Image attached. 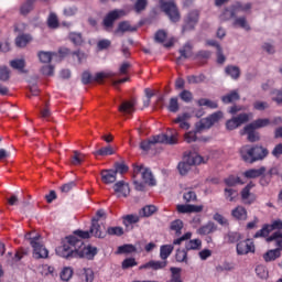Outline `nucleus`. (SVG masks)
Segmentation results:
<instances>
[{
	"instance_id": "4d7b16f0",
	"label": "nucleus",
	"mask_w": 282,
	"mask_h": 282,
	"mask_svg": "<svg viewBox=\"0 0 282 282\" xmlns=\"http://www.w3.org/2000/svg\"><path fill=\"white\" fill-rule=\"evenodd\" d=\"M155 210H158V207H155L154 205H148L142 208L141 215L142 217H151V215H153Z\"/></svg>"
},
{
	"instance_id": "20e7f679",
	"label": "nucleus",
	"mask_w": 282,
	"mask_h": 282,
	"mask_svg": "<svg viewBox=\"0 0 282 282\" xmlns=\"http://www.w3.org/2000/svg\"><path fill=\"white\" fill-rule=\"evenodd\" d=\"M25 239L30 241L33 248V257L35 259H47L50 251L41 243V235L36 232H29L25 235Z\"/></svg>"
},
{
	"instance_id": "bf43d9fd",
	"label": "nucleus",
	"mask_w": 282,
	"mask_h": 282,
	"mask_svg": "<svg viewBox=\"0 0 282 282\" xmlns=\"http://www.w3.org/2000/svg\"><path fill=\"white\" fill-rule=\"evenodd\" d=\"M135 265H138L135 258H127L122 262L123 270H129V268H135Z\"/></svg>"
},
{
	"instance_id": "7c9ffc66",
	"label": "nucleus",
	"mask_w": 282,
	"mask_h": 282,
	"mask_svg": "<svg viewBox=\"0 0 282 282\" xmlns=\"http://www.w3.org/2000/svg\"><path fill=\"white\" fill-rule=\"evenodd\" d=\"M252 8V4L246 3L242 4L241 2H237L234 6V11L230 12V18L235 17V12H248Z\"/></svg>"
},
{
	"instance_id": "603ef678",
	"label": "nucleus",
	"mask_w": 282,
	"mask_h": 282,
	"mask_svg": "<svg viewBox=\"0 0 282 282\" xmlns=\"http://www.w3.org/2000/svg\"><path fill=\"white\" fill-rule=\"evenodd\" d=\"M10 66L13 69H18V72H23L25 68V61L24 59H13L10 62Z\"/></svg>"
},
{
	"instance_id": "6ab92c4d",
	"label": "nucleus",
	"mask_w": 282,
	"mask_h": 282,
	"mask_svg": "<svg viewBox=\"0 0 282 282\" xmlns=\"http://www.w3.org/2000/svg\"><path fill=\"white\" fill-rule=\"evenodd\" d=\"M166 268V261L151 260L139 267V270H162Z\"/></svg>"
},
{
	"instance_id": "4be33fe9",
	"label": "nucleus",
	"mask_w": 282,
	"mask_h": 282,
	"mask_svg": "<svg viewBox=\"0 0 282 282\" xmlns=\"http://www.w3.org/2000/svg\"><path fill=\"white\" fill-rule=\"evenodd\" d=\"M254 187V184L249 183L241 192L242 200L246 204H252L254 202V197H252V194H250V189Z\"/></svg>"
},
{
	"instance_id": "864d4df0",
	"label": "nucleus",
	"mask_w": 282,
	"mask_h": 282,
	"mask_svg": "<svg viewBox=\"0 0 282 282\" xmlns=\"http://www.w3.org/2000/svg\"><path fill=\"white\" fill-rule=\"evenodd\" d=\"M198 105L199 107H208L209 109H217V102L206 98L199 99Z\"/></svg>"
},
{
	"instance_id": "a18cd8bd",
	"label": "nucleus",
	"mask_w": 282,
	"mask_h": 282,
	"mask_svg": "<svg viewBox=\"0 0 282 282\" xmlns=\"http://www.w3.org/2000/svg\"><path fill=\"white\" fill-rule=\"evenodd\" d=\"M175 259L178 263H187L188 262V253L186 252V250H177L176 251V256Z\"/></svg>"
},
{
	"instance_id": "473e14b6",
	"label": "nucleus",
	"mask_w": 282,
	"mask_h": 282,
	"mask_svg": "<svg viewBox=\"0 0 282 282\" xmlns=\"http://www.w3.org/2000/svg\"><path fill=\"white\" fill-rule=\"evenodd\" d=\"M237 197H239V192H237V189L232 187L225 188V199H227V202H235Z\"/></svg>"
},
{
	"instance_id": "bb28decb",
	"label": "nucleus",
	"mask_w": 282,
	"mask_h": 282,
	"mask_svg": "<svg viewBox=\"0 0 282 282\" xmlns=\"http://www.w3.org/2000/svg\"><path fill=\"white\" fill-rule=\"evenodd\" d=\"M188 118H189L188 113H183V115L178 116L176 119H174V122L176 124H180L181 129L188 130V129H191V124H188V122H186V120H188Z\"/></svg>"
},
{
	"instance_id": "4468645a",
	"label": "nucleus",
	"mask_w": 282,
	"mask_h": 282,
	"mask_svg": "<svg viewBox=\"0 0 282 282\" xmlns=\"http://www.w3.org/2000/svg\"><path fill=\"white\" fill-rule=\"evenodd\" d=\"M198 21H199V11L197 10L191 11L184 20L182 32H191V30H195V25H197Z\"/></svg>"
},
{
	"instance_id": "58836bf2",
	"label": "nucleus",
	"mask_w": 282,
	"mask_h": 282,
	"mask_svg": "<svg viewBox=\"0 0 282 282\" xmlns=\"http://www.w3.org/2000/svg\"><path fill=\"white\" fill-rule=\"evenodd\" d=\"M59 276H61L62 281H69V279H72V276H74V269H72V267H65L61 271Z\"/></svg>"
},
{
	"instance_id": "a19ab883",
	"label": "nucleus",
	"mask_w": 282,
	"mask_h": 282,
	"mask_svg": "<svg viewBox=\"0 0 282 282\" xmlns=\"http://www.w3.org/2000/svg\"><path fill=\"white\" fill-rule=\"evenodd\" d=\"M202 248V240L193 239L186 242L185 250H199Z\"/></svg>"
},
{
	"instance_id": "e2e57ef3",
	"label": "nucleus",
	"mask_w": 282,
	"mask_h": 282,
	"mask_svg": "<svg viewBox=\"0 0 282 282\" xmlns=\"http://www.w3.org/2000/svg\"><path fill=\"white\" fill-rule=\"evenodd\" d=\"M0 80L6 83V80H10V69L6 66H0Z\"/></svg>"
},
{
	"instance_id": "4c0bfd02",
	"label": "nucleus",
	"mask_w": 282,
	"mask_h": 282,
	"mask_svg": "<svg viewBox=\"0 0 282 282\" xmlns=\"http://www.w3.org/2000/svg\"><path fill=\"white\" fill-rule=\"evenodd\" d=\"M225 72L227 76H230L231 78H234V80H237V78H239L241 74V70H239V67L237 66H227L225 68Z\"/></svg>"
},
{
	"instance_id": "cd10ccee",
	"label": "nucleus",
	"mask_w": 282,
	"mask_h": 282,
	"mask_svg": "<svg viewBox=\"0 0 282 282\" xmlns=\"http://www.w3.org/2000/svg\"><path fill=\"white\" fill-rule=\"evenodd\" d=\"M40 272L42 276H55L56 275V269H54L53 265L50 264H42L40 267Z\"/></svg>"
},
{
	"instance_id": "2f4dec72",
	"label": "nucleus",
	"mask_w": 282,
	"mask_h": 282,
	"mask_svg": "<svg viewBox=\"0 0 282 282\" xmlns=\"http://www.w3.org/2000/svg\"><path fill=\"white\" fill-rule=\"evenodd\" d=\"M120 32L121 34H124V32H135V28H132L129 22L123 21L119 23L116 34H120Z\"/></svg>"
},
{
	"instance_id": "5fc2aeb1",
	"label": "nucleus",
	"mask_w": 282,
	"mask_h": 282,
	"mask_svg": "<svg viewBox=\"0 0 282 282\" xmlns=\"http://www.w3.org/2000/svg\"><path fill=\"white\" fill-rule=\"evenodd\" d=\"M225 184L227 186H237V184H243L241 178L239 176L231 175L227 178H225Z\"/></svg>"
},
{
	"instance_id": "7ed1b4c3",
	"label": "nucleus",
	"mask_w": 282,
	"mask_h": 282,
	"mask_svg": "<svg viewBox=\"0 0 282 282\" xmlns=\"http://www.w3.org/2000/svg\"><path fill=\"white\" fill-rule=\"evenodd\" d=\"M240 155L245 162L252 164L258 160H263L268 155V150L262 147L251 148L250 145H245L240 149Z\"/></svg>"
},
{
	"instance_id": "680f3d73",
	"label": "nucleus",
	"mask_w": 282,
	"mask_h": 282,
	"mask_svg": "<svg viewBox=\"0 0 282 282\" xmlns=\"http://www.w3.org/2000/svg\"><path fill=\"white\" fill-rule=\"evenodd\" d=\"M166 36H167L166 31H164V30H159V31L155 33V35H154V41H155L156 43H164V41H166Z\"/></svg>"
},
{
	"instance_id": "0eeeda50",
	"label": "nucleus",
	"mask_w": 282,
	"mask_h": 282,
	"mask_svg": "<svg viewBox=\"0 0 282 282\" xmlns=\"http://www.w3.org/2000/svg\"><path fill=\"white\" fill-rule=\"evenodd\" d=\"M207 159H204L197 152H189L186 162L178 163V172L181 175H186L191 171V166L206 163Z\"/></svg>"
},
{
	"instance_id": "1a4fd4ad",
	"label": "nucleus",
	"mask_w": 282,
	"mask_h": 282,
	"mask_svg": "<svg viewBox=\"0 0 282 282\" xmlns=\"http://www.w3.org/2000/svg\"><path fill=\"white\" fill-rule=\"evenodd\" d=\"M127 13L128 12L124 9H115L108 12L104 19V28H106V30L113 28V23L118 21V19H122V17H127Z\"/></svg>"
},
{
	"instance_id": "69168bd1",
	"label": "nucleus",
	"mask_w": 282,
	"mask_h": 282,
	"mask_svg": "<svg viewBox=\"0 0 282 282\" xmlns=\"http://www.w3.org/2000/svg\"><path fill=\"white\" fill-rule=\"evenodd\" d=\"M69 40L74 45H80V43H83V35H80V33H70Z\"/></svg>"
},
{
	"instance_id": "6e6d98bb",
	"label": "nucleus",
	"mask_w": 282,
	"mask_h": 282,
	"mask_svg": "<svg viewBox=\"0 0 282 282\" xmlns=\"http://www.w3.org/2000/svg\"><path fill=\"white\" fill-rule=\"evenodd\" d=\"M217 272H230L235 267L230 262H223L216 267Z\"/></svg>"
},
{
	"instance_id": "ddd939ff",
	"label": "nucleus",
	"mask_w": 282,
	"mask_h": 282,
	"mask_svg": "<svg viewBox=\"0 0 282 282\" xmlns=\"http://www.w3.org/2000/svg\"><path fill=\"white\" fill-rule=\"evenodd\" d=\"M76 258L79 259H94L98 250L96 247L85 246V242L82 240V246L76 248Z\"/></svg>"
},
{
	"instance_id": "338daca9",
	"label": "nucleus",
	"mask_w": 282,
	"mask_h": 282,
	"mask_svg": "<svg viewBox=\"0 0 282 282\" xmlns=\"http://www.w3.org/2000/svg\"><path fill=\"white\" fill-rule=\"evenodd\" d=\"M147 0H137V2L134 3V10L135 12L140 13L143 10L147 9Z\"/></svg>"
},
{
	"instance_id": "c03bdc74",
	"label": "nucleus",
	"mask_w": 282,
	"mask_h": 282,
	"mask_svg": "<svg viewBox=\"0 0 282 282\" xmlns=\"http://www.w3.org/2000/svg\"><path fill=\"white\" fill-rule=\"evenodd\" d=\"M180 54L182 58H191L193 56V46L191 44H185L183 48L180 50Z\"/></svg>"
},
{
	"instance_id": "774afa93",
	"label": "nucleus",
	"mask_w": 282,
	"mask_h": 282,
	"mask_svg": "<svg viewBox=\"0 0 282 282\" xmlns=\"http://www.w3.org/2000/svg\"><path fill=\"white\" fill-rule=\"evenodd\" d=\"M180 98H181V100H183V102H191V100H193V93H191L188 90H183L180 94Z\"/></svg>"
},
{
	"instance_id": "13d9d810",
	"label": "nucleus",
	"mask_w": 282,
	"mask_h": 282,
	"mask_svg": "<svg viewBox=\"0 0 282 282\" xmlns=\"http://www.w3.org/2000/svg\"><path fill=\"white\" fill-rule=\"evenodd\" d=\"M241 239V234L239 232H229L226 237L225 240L228 241V243H237Z\"/></svg>"
},
{
	"instance_id": "de8ad7c7",
	"label": "nucleus",
	"mask_w": 282,
	"mask_h": 282,
	"mask_svg": "<svg viewBox=\"0 0 282 282\" xmlns=\"http://www.w3.org/2000/svg\"><path fill=\"white\" fill-rule=\"evenodd\" d=\"M256 130L253 127L248 128V124L245 127V133H247L249 142H257L259 140V137L254 133Z\"/></svg>"
},
{
	"instance_id": "37998d69",
	"label": "nucleus",
	"mask_w": 282,
	"mask_h": 282,
	"mask_svg": "<svg viewBox=\"0 0 282 282\" xmlns=\"http://www.w3.org/2000/svg\"><path fill=\"white\" fill-rule=\"evenodd\" d=\"M234 25L236 28H242V30H250V24H248V20H246L245 17H240V18H237L235 21H234Z\"/></svg>"
},
{
	"instance_id": "f257e3e1",
	"label": "nucleus",
	"mask_w": 282,
	"mask_h": 282,
	"mask_svg": "<svg viewBox=\"0 0 282 282\" xmlns=\"http://www.w3.org/2000/svg\"><path fill=\"white\" fill-rule=\"evenodd\" d=\"M83 246V239L78 236H67L63 241L62 246L57 247L55 252L58 257L63 259H74L76 258V248Z\"/></svg>"
},
{
	"instance_id": "f3484780",
	"label": "nucleus",
	"mask_w": 282,
	"mask_h": 282,
	"mask_svg": "<svg viewBox=\"0 0 282 282\" xmlns=\"http://www.w3.org/2000/svg\"><path fill=\"white\" fill-rule=\"evenodd\" d=\"M249 252H254V242L247 239L237 243V253L238 254H249Z\"/></svg>"
},
{
	"instance_id": "423d86ee",
	"label": "nucleus",
	"mask_w": 282,
	"mask_h": 282,
	"mask_svg": "<svg viewBox=\"0 0 282 282\" xmlns=\"http://www.w3.org/2000/svg\"><path fill=\"white\" fill-rule=\"evenodd\" d=\"M74 235L79 237V239H89V237L105 239V226L98 224V219L93 218V224L89 231L76 230Z\"/></svg>"
},
{
	"instance_id": "0e129e2a",
	"label": "nucleus",
	"mask_w": 282,
	"mask_h": 282,
	"mask_svg": "<svg viewBox=\"0 0 282 282\" xmlns=\"http://www.w3.org/2000/svg\"><path fill=\"white\" fill-rule=\"evenodd\" d=\"M108 235H115L117 237H121V235H124V230L122 229V227H109L107 229Z\"/></svg>"
},
{
	"instance_id": "412c9836",
	"label": "nucleus",
	"mask_w": 282,
	"mask_h": 282,
	"mask_svg": "<svg viewBox=\"0 0 282 282\" xmlns=\"http://www.w3.org/2000/svg\"><path fill=\"white\" fill-rule=\"evenodd\" d=\"M116 171L115 170H104L101 171V180L104 184H113L116 182Z\"/></svg>"
},
{
	"instance_id": "f704fd0d",
	"label": "nucleus",
	"mask_w": 282,
	"mask_h": 282,
	"mask_svg": "<svg viewBox=\"0 0 282 282\" xmlns=\"http://www.w3.org/2000/svg\"><path fill=\"white\" fill-rule=\"evenodd\" d=\"M30 41H32V36H30L29 34H22L15 39V45L18 47H25V45H28Z\"/></svg>"
},
{
	"instance_id": "aec40b11",
	"label": "nucleus",
	"mask_w": 282,
	"mask_h": 282,
	"mask_svg": "<svg viewBox=\"0 0 282 282\" xmlns=\"http://www.w3.org/2000/svg\"><path fill=\"white\" fill-rule=\"evenodd\" d=\"M265 174V167L262 166L260 169H250L243 172V177H247V180H254L257 177H261V175Z\"/></svg>"
},
{
	"instance_id": "b1692460",
	"label": "nucleus",
	"mask_w": 282,
	"mask_h": 282,
	"mask_svg": "<svg viewBox=\"0 0 282 282\" xmlns=\"http://www.w3.org/2000/svg\"><path fill=\"white\" fill-rule=\"evenodd\" d=\"M231 215H232V217H235V219H238L241 221H246V219H248V212L242 206L236 207L231 212Z\"/></svg>"
},
{
	"instance_id": "c9c22d12",
	"label": "nucleus",
	"mask_w": 282,
	"mask_h": 282,
	"mask_svg": "<svg viewBox=\"0 0 282 282\" xmlns=\"http://www.w3.org/2000/svg\"><path fill=\"white\" fill-rule=\"evenodd\" d=\"M221 100L225 102V105L235 102V100H239V93L237 90H232L229 94L223 96Z\"/></svg>"
},
{
	"instance_id": "2eb2a0df",
	"label": "nucleus",
	"mask_w": 282,
	"mask_h": 282,
	"mask_svg": "<svg viewBox=\"0 0 282 282\" xmlns=\"http://www.w3.org/2000/svg\"><path fill=\"white\" fill-rule=\"evenodd\" d=\"M282 221L281 219L274 220L271 225H264L260 230L254 234V239H259V237H268L272 232V230H281Z\"/></svg>"
},
{
	"instance_id": "8fccbe9b",
	"label": "nucleus",
	"mask_w": 282,
	"mask_h": 282,
	"mask_svg": "<svg viewBox=\"0 0 282 282\" xmlns=\"http://www.w3.org/2000/svg\"><path fill=\"white\" fill-rule=\"evenodd\" d=\"M37 56H39V59L41 61V63H51L52 57L54 56V53L41 51L37 54Z\"/></svg>"
},
{
	"instance_id": "e433bc0d",
	"label": "nucleus",
	"mask_w": 282,
	"mask_h": 282,
	"mask_svg": "<svg viewBox=\"0 0 282 282\" xmlns=\"http://www.w3.org/2000/svg\"><path fill=\"white\" fill-rule=\"evenodd\" d=\"M270 124V119H258L248 124V129H263V127H268Z\"/></svg>"
},
{
	"instance_id": "ea45409f",
	"label": "nucleus",
	"mask_w": 282,
	"mask_h": 282,
	"mask_svg": "<svg viewBox=\"0 0 282 282\" xmlns=\"http://www.w3.org/2000/svg\"><path fill=\"white\" fill-rule=\"evenodd\" d=\"M131 252H135V246L133 245H123L118 247L117 254H131Z\"/></svg>"
},
{
	"instance_id": "39448f33",
	"label": "nucleus",
	"mask_w": 282,
	"mask_h": 282,
	"mask_svg": "<svg viewBox=\"0 0 282 282\" xmlns=\"http://www.w3.org/2000/svg\"><path fill=\"white\" fill-rule=\"evenodd\" d=\"M267 241H275L276 249H271L267 251L263 254L264 261L270 262V261H276L279 257H281V250H282V232L281 231H275L272 234L270 237L267 238Z\"/></svg>"
},
{
	"instance_id": "c85d7f7f",
	"label": "nucleus",
	"mask_w": 282,
	"mask_h": 282,
	"mask_svg": "<svg viewBox=\"0 0 282 282\" xmlns=\"http://www.w3.org/2000/svg\"><path fill=\"white\" fill-rule=\"evenodd\" d=\"M113 153H116L113 148L111 145H108V147H104V148L95 151L94 156L98 158V155H100V156L105 158L107 155H113Z\"/></svg>"
},
{
	"instance_id": "3c124183",
	"label": "nucleus",
	"mask_w": 282,
	"mask_h": 282,
	"mask_svg": "<svg viewBox=\"0 0 282 282\" xmlns=\"http://www.w3.org/2000/svg\"><path fill=\"white\" fill-rule=\"evenodd\" d=\"M183 228H184V223L180 219H176L171 223V230H174L176 235H182Z\"/></svg>"
},
{
	"instance_id": "f8f14e48",
	"label": "nucleus",
	"mask_w": 282,
	"mask_h": 282,
	"mask_svg": "<svg viewBox=\"0 0 282 282\" xmlns=\"http://www.w3.org/2000/svg\"><path fill=\"white\" fill-rule=\"evenodd\" d=\"M224 118V113L221 111L215 112L212 116L202 119L197 124H196V130L202 131L204 129H210L215 122H219Z\"/></svg>"
},
{
	"instance_id": "49530a36",
	"label": "nucleus",
	"mask_w": 282,
	"mask_h": 282,
	"mask_svg": "<svg viewBox=\"0 0 282 282\" xmlns=\"http://www.w3.org/2000/svg\"><path fill=\"white\" fill-rule=\"evenodd\" d=\"M138 221H140V218L135 215L123 216V226H126V228H129L131 224H138Z\"/></svg>"
},
{
	"instance_id": "72a5a7b5",
	"label": "nucleus",
	"mask_w": 282,
	"mask_h": 282,
	"mask_svg": "<svg viewBox=\"0 0 282 282\" xmlns=\"http://www.w3.org/2000/svg\"><path fill=\"white\" fill-rule=\"evenodd\" d=\"M83 162H85V154H83L78 151H74L72 159H70V163L74 166H78V165L83 164Z\"/></svg>"
},
{
	"instance_id": "9b49d317",
	"label": "nucleus",
	"mask_w": 282,
	"mask_h": 282,
	"mask_svg": "<svg viewBox=\"0 0 282 282\" xmlns=\"http://www.w3.org/2000/svg\"><path fill=\"white\" fill-rule=\"evenodd\" d=\"M161 9L165 14L169 15V19L173 21V23H177L180 21V11L177 10V6L173 1L161 2Z\"/></svg>"
},
{
	"instance_id": "393cba45",
	"label": "nucleus",
	"mask_w": 282,
	"mask_h": 282,
	"mask_svg": "<svg viewBox=\"0 0 282 282\" xmlns=\"http://www.w3.org/2000/svg\"><path fill=\"white\" fill-rule=\"evenodd\" d=\"M174 247L172 245H163L160 248V257L163 261H166L171 257Z\"/></svg>"
},
{
	"instance_id": "79ce46f5",
	"label": "nucleus",
	"mask_w": 282,
	"mask_h": 282,
	"mask_svg": "<svg viewBox=\"0 0 282 282\" xmlns=\"http://www.w3.org/2000/svg\"><path fill=\"white\" fill-rule=\"evenodd\" d=\"M170 271L172 272L171 282H182V269L181 268L172 267L170 269Z\"/></svg>"
},
{
	"instance_id": "5701e85b",
	"label": "nucleus",
	"mask_w": 282,
	"mask_h": 282,
	"mask_svg": "<svg viewBox=\"0 0 282 282\" xmlns=\"http://www.w3.org/2000/svg\"><path fill=\"white\" fill-rule=\"evenodd\" d=\"M120 113L131 115L135 111V101H123L119 107Z\"/></svg>"
},
{
	"instance_id": "f03ea898",
	"label": "nucleus",
	"mask_w": 282,
	"mask_h": 282,
	"mask_svg": "<svg viewBox=\"0 0 282 282\" xmlns=\"http://www.w3.org/2000/svg\"><path fill=\"white\" fill-rule=\"evenodd\" d=\"M152 144H177V130H169L165 134L161 133L148 141H142L140 149L142 151H149Z\"/></svg>"
},
{
	"instance_id": "a211bd4d",
	"label": "nucleus",
	"mask_w": 282,
	"mask_h": 282,
	"mask_svg": "<svg viewBox=\"0 0 282 282\" xmlns=\"http://www.w3.org/2000/svg\"><path fill=\"white\" fill-rule=\"evenodd\" d=\"M113 191L117 194V197H127L130 193L129 184L119 181L115 184Z\"/></svg>"
},
{
	"instance_id": "09e8293b",
	"label": "nucleus",
	"mask_w": 282,
	"mask_h": 282,
	"mask_svg": "<svg viewBox=\"0 0 282 282\" xmlns=\"http://www.w3.org/2000/svg\"><path fill=\"white\" fill-rule=\"evenodd\" d=\"M234 118L236 119L238 127H241V124H246V122L252 118V113H240Z\"/></svg>"
},
{
	"instance_id": "a878e982",
	"label": "nucleus",
	"mask_w": 282,
	"mask_h": 282,
	"mask_svg": "<svg viewBox=\"0 0 282 282\" xmlns=\"http://www.w3.org/2000/svg\"><path fill=\"white\" fill-rule=\"evenodd\" d=\"M46 23H47V28H50V30H57V28L59 25L58 15H56V13H54V12H51L48 14Z\"/></svg>"
},
{
	"instance_id": "dca6fc26",
	"label": "nucleus",
	"mask_w": 282,
	"mask_h": 282,
	"mask_svg": "<svg viewBox=\"0 0 282 282\" xmlns=\"http://www.w3.org/2000/svg\"><path fill=\"white\" fill-rule=\"evenodd\" d=\"M176 210L180 215H188L191 213H202L204 205L178 204Z\"/></svg>"
},
{
	"instance_id": "052dcab7",
	"label": "nucleus",
	"mask_w": 282,
	"mask_h": 282,
	"mask_svg": "<svg viewBox=\"0 0 282 282\" xmlns=\"http://www.w3.org/2000/svg\"><path fill=\"white\" fill-rule=\"evenodd\" d=\"M183 199L188 204L191 202H197V194L193 191L185 192L183 195Z\"/></svg>"
},
{
	"instance_id": "9d476101",
	"label": "nucleus",
	"mask_w": 282,
	"mask_h": 282,
	"mask_svg": "<svg viewBox=\"0 0 282 282\" xmlns=\"http://www.w3.org/2000/svg\"><path fill=\"white\" fill-rule=\"evenodd\" d=\"M133 173L134 175H140L142 176V180L145 184H149V186H155L156 182L155 178L153 177V173L149 167H144V165H133Z\"/></svg>"
},
{
	"instance_id": "6e6552de",
	"label": "nucleus",
	"mask_w": 282,
	"mask_h": 282,
	"mask_svg": "<svg viewBox=\"0 0 282 282\" xmlns=\"http://www.w3.org/2000/svg\"><path fill=\"white\" fill-rule=\"evenodd\" d=\"M107 78H113V73L101 72L97 73L95 76H91L89 72H84L82 75V83L84 85H89V83H102Z\"/></svg>"
},
{
	"instance_id": "c756f323",
	"label": "nucleus",
	"mask_w": 282,
	"mask_h": 282,
	"mask_svg": "<svg viewBox=\"0 0 282 282\" xmlns=\"http://www.w3.org/2000/svg\"><path fill=\"white\" fill-rule=\"evenodd\" d=\"M36 0H26L20 8L21 14L25 17V14H30L34 10V3Z\"/></svg>"
}]
</instances>
